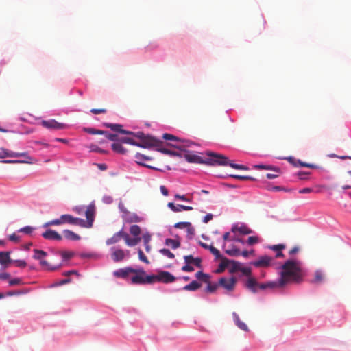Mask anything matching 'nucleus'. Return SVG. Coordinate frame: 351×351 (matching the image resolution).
I'll use <instances>...</instances> for the list:
<instances>
[{
  "label": "nucleus",
  "instance_id": "obj_1",
  "mask_svg": "<svg viewBox=\"0 0 351 351\" xmlns=\"http://www.w3.org/2000/svg\"><path fill=\"white\" fill-rule=\"evenodd\" d=\"M104 126L106 128H110L114 132H118L121 134H128V135H132L134 137L140 139L141 142L137 143L136 142L133 138L130 137H123L121 138L119 141L122 143H128L130 145H133L137 147H143V148H149L152 147H158L159 146L162 142L160 140L157 139L153 136H151L149 135H145L142 132H133L131 131L123 130L122 125L120 124H116V123H104Z\"/></svg>",
  "mask_w": 351,
  "mask_h": 351
},
{
  "label": "nucleus",
  "instance_id": "obj_2",
  "mask_svg": "<svg viewBox=\"0 0 351 351\" xmlns=\"http://www.w3.org/2000/svg\"><path fill=\"white\" fill-rule=\"evenodd\" d=\"M280 277L278 279L280 287H285L291 283H300L303 280L304 273L300 261L287 260L281 267Z\"/></svg>",
  "mask_w": 351,
  "mask_h": 351
},
{
  "label": "nucleus",
  "instance_id": "obj_3",
  "mask_svg": "<svg viewBox=\"0 0 351 351\" xmlns=\"http://www.w3.org/2000/svg\"><path fill=\"white\" fill-rule=\"evenodd\" d=\"M207 155L210 158H208L206 160L197 155L191 154H186L184 158L189 162L205 163L213 165H229L235 169L248 170V167L243 165H238L230 162L229 159L223 155L215 154L213 152H208Z\"/></svg>",
  "mask_w": 351,
  "mask_h": 351
},
{
  "label": "nucleus",
  "instance_id": "obj_4",
  "mask_svg": "<svg viewBox=\"0 0 351 351\" xmlns=\"http://www.w3.org/2000/svg\"><path fill=\"white\" fill-rule=\"evenodd\" d=\"M119 208L122 213V219L124 222L128 223H139L141 222L143 219L136 213L129 211L123 205L122 202L119 204Z\"/></svg>",
  "mask_w": 351,
  "mask_h": 351
},
{
  "label": "nucleus",
  "instance_id": "obj_5",
  "mask_svg": "<svg viewBox=\"0 0 351 351\" xmlns=\"http://www.w3.org/2000/svg\"><path fill=\"white\" fill-rule=\"evenodd\" d=\"M135 275L131 278V282L134 285L153 284L152 275L149 276L143 269H136Z\"/></svg>",
  "mask_w": 351,
  "mask_h": 351
},
{
  "label": "nucleus",
  "instance_id": "obj_6",
  "mask_svg": "<svg viewBox=\"0 0 351 351\" xmlns=\"http://www.w3.org/2000/svg\"><path fill=\"white\" fill-rule=\"evenodd\" d=\"M19 156H24L25 157V160H4L3 162L5 163H18V162H27V163H31L32 158L26 153H18V152H10L6 149H1L0 151V158H4L6 157H19Z\"/></svg>",
  "mask_w": 351,
  "mask_h": 351
},
{
  "label": "nucleus",
  "instance_id": "obj_7",
  "mask_svg": "<svg viewBox=\"0 0 351 351\" xmlns=\"http://www.w3.org/2000/svg\"><path fill=\"white\" fill-rule=\"evenodd\" d=\"M153 283L155 282H161L163 283H170L176 280V278L170 272L166 271H160L157 275H152Z\"/></svg>",
  "mask_w": 351,
  "mask_h": 351
},
{
  "label": "nucleus",
  "instance_id": "obj_8",
  "mask_svg": "<svg viewBox=\"0 0 351 351\" xmlns=\"http://www.w3.org/2000/svg\"><path fill=\"white\" fill-rule=\"evenodd\" d=\"M237 278L234 277L225 278L222 277L219 279V285L224 288L228 291H231L234 289L237 283Z\"/></svg>",
  "mask_w": 351,
  "mask_h": 351
},
{
  "label": "nucleus",
  "instance_id": "obj_9",
  "mask_svg": "<svg viewBox=\"0 0 351 351\" xmlns=\"http://www.w3.org/2000/svg\"><path fill=\"white\" fill-rule=\"evenodd\" d=\"M41 125L47 128L53 130H62L66 128V125L59 123L55 119L44 120L41 122Z\"/></svg>",
  "mask_w": 351,
  "mask_h": 351
},
{
  "label": "nucleus",
  "instance_id": "obj_10",
  "mask_svg": "<svg viewBox=\"0 0 351 351\" xmlns=\"http://www.w3.org/2000/svg\"><path fill=\"white\" fill-rule=\"evenodd\" d=\"M274 258L268 256H260L256 261L252 264L256 267H267L271 265Z\"/></svg>",
  "mask_w": 351,
  "mask_h": 351
},
{
  "label": "nucleus",
  "instance_id": "obj_11",
  "mask_svg": "<svg viewBox=\"0 0 351 351\" xmlns=\"http://www.w3.org/2000/svg\"><path fill=\"white\" fill-rule=\"evenodd\" d=\"M34 254L33 256V258L34 259L39 260L40 264L41 265L42 267L48 268L49 269H51V270L55 269V268H49L48 263L46 261L43 259L44 257H45L47 255L46 252L41 250L35 249V250H34Z\"/></svg>",
  "mask_w": 351,
  "mask_h": 351
},
{
  "label": "nucleus",
  "instance_id": "obj_12",
  "mask_svg": "<svg viewBox=\"0 0 351 351\" xmlns=\"http://www.w3.org/2000/svg\"><path fill=\"white\" fill-rule=\"evenodd\" d=\"M326 279L325 272L322 269H317L315 271L313 278L310 280L311 284L320 285L324 283Z\"/></svg>",
  "mask_w": 351,
  "mask_h": 351
},
{
  "label": "nucleus",
  "instance_id": "obj_13",
  "mask_svg": "<svg viewBox=\"0 0 351 351\" xmlns=\"http://www.w3.org/2000/svg\"><path fill=\"white\" fill-rule=\"evenodd\" d=\"M87 223V228H91L93 226V223L94 221V215H95V206L93 204H90L85 212Z\"/></svg>",
  "mask_w": 351,
  "mask_h": 351
},
{
  "label": "nucleus",
  "instance_id": "obj_14",
  "mask_svg": "<svg viewBox=\"0 0 351 351\" xmlns=\"http://www.w3.org/2000/svg\"><path fill=\"white\" fill-rule=\"evenodd\" d=\"M136 271L135 269L128 267L125 268L119 269L114 271L113 274L117 278H126L130 274H133Z\"/></svg>",
  "mask_w": 351,
  "mask_h": 351
},
{
  "label": "nucleus",
  "instance_id": "obj_15",
  "mask_svg": "<svg viewBox=\"0 0 351 351\" xmlns=\"http://www.w3.org/2000/svg\"><path fill=\"white\" fill-rule=\"evenodd\" d=\"M42 236L48 240L61 241L62 236L56 231L49 229L42 234Z\"/></svg>",
  "mask_w": 351,
  "mask_h": 351
},
{
  "label": "nucleus",
  "instance_id": "obj_16",
  "mask_svg": "<svg viewBox=\"0 0 351 351\" xmlns=\"http://www.w3.org/2000/svg\"><path fill=\"white\" fill-rule=\"evenodd\" d=\"M245 287L250 291L256 293L258 290V282L254 277H250L245 282Z\"/></svg>",
  "mask_w": 351,
  "mask_h": 351
},
{
  "label": "nucleus",
  "instance_id": "obj_17",
  "mask_svg": "<svg viewBox=\"0 0 351 351\" xmlns=\"http://www.w3.org/2000/svg\"><path fill=\"white\" fill-rule=\"evenodd\" d=\"M231 230L234 233L239 232L241 234H243V235L250 234L253 233V230L245 225H241L240 226H232Z\"/></svg>",
  "mask_w": 351,
  "mask_h": 351
},
{
  "label": "nucleus",
  "instance_id": "obj_18",
  "mask_svg": "<svg viewBox=\"0 0 351 351\" xmlns=\"http://www.w3.org/2000/svg\"><path fill=\"white\" fill-rule=\"evenodd\" d=\"M167 206L173 212L178 213L181 212L182 210H192L193 208L189 206H184V205H175L173 202H169Z\"/></svg>",
  "mask_w": 351,
  "mask_h": 351
},
{
  "label": "nucleus",
  "instance_id": "obj_19",
  "mask_svg": "<svg viewBox=\"0 0 351 351\" xmlns=\"http://www.w3.org/2000/svg\"><path fill=\"white\" fill-rule=\"evenodd\" d=\"M124 231L123 230L114 234V235L106 240V245H110L119 242L121 239H123Z\"/></svg>",
  "mask_w": 351,
  "mask_h": 351
},
{
  "label": "nucleus",
  "instance_id": "obj_20",
  "mask_svg": "<svg viewBox=\"0 0 351 351\" xmlns=\"http://www.w3.org/2000/svg\"><path fill=\"white\" fill-rule=\"evenodd\" d=\"M282 288L280 287L279 280L271 281L265 283H258V289L264 290L266 289Z\"/></svg>",
  "mask_w": 351,
  "mask_h": 351
},
{
  "label": "nucleus",
  "instance_id": "obj_21",
  "mask_svg": "<svg viewBox=\"0 0 351 351\" xmlns=\"http://www.w3.org/2000/svg\"><path fill=\"white\" fill-rule=\"evenodd\" d=\"M184 261L188 265H195L197 267H202V259L199 257L194 258L192 255H187L184 256Z\"/></svg>",
  "mask_w": 351,
  "mask_h": 351
},
{
  "label": "nucleus",
  "instance_id": "obj_22",
  "mask_svg": "<svg viewBox=\"0 0 351 351\" xmlns=\"http://www.w3.org/2000/svg\"><path fill=\"white\" fill-rule=\"evenodd\" d=\"M10 252H0V264L7 267V265L12 263V260L10 257Z\"/></svg>",
  "mask_w": 351,
  "mask_h": 351
},
{
  "label": "nucleus",
  "instance_id": "obj_23",
  "mask_svg": "<svg viewBox=\"0 0 351 351\" xmlns=\"http://www.w3.org/2000/svg\"><path fill=\"white\" fill-rule=\"evenodd\" d=\"M123 239L128 246H135L141 241L140 237H134L132 239L125 232H124Z\"/></svg>",
  "mask_w": 351,
  "mask_h": 351
},
{
  "label": "nucleus",
  "instance_id": "obj_24",
  "mask_svg": "<svg viewBox=\"0 0 351 351\" xmlns=\"http://www.w3.org/2000/svg\"><path fill=\"white\" fill-rule=\"evenodd\" d=\"M135 158L136 159V163H138V165L150 168V169H154L153 167L149 166V165H146L143 162V160H150L152 159L150 157L147 156L143 155L140 153H137L135 155Z\"/></svg>",
  "mask_w": 351,
  "mask_h": 351
},
{
  "label": "nucleus",
  "instance_id": "obj_25",
  "mask_svg": "<svg viewBox=\"0 0 351 351\" xmlns=\"http://www.w3.org/2000/svg\"><path fill=\"white\" fill-rule=\"evenodd\" d=\"M112 260L114 261V262H119V261H121L124 259L125 256V254L124 252V251L121 249H117V250H115L112 253Z\"/></svg>",
  "mask_w": 351,
  "mask_h": 351
},
{
  "label": "nucleus",
  "instance_id": "obj_26",
  "mask_svg": "<svg viewBox=\"0 0 351 351\" xmlns=\"http://www.w3.org/2000/svg\"><path fill=\"white\" fill-rule=\"evenodd\" d=\"M63 234L64 237L70 241H78L80 239V235L75 233L74 232L69 230H63Z\"/></svg>",
  "mask_w": 351,
  "mask_h": 351
},
{
  "label": "nucleus",
  "instance_id": "obj_27",
  "mask_svg": "<svg viewBox=\"0 0 351 351\" xmlns=\"http://www.w3.org/2000/svg\"><path fill=\"white\" fill-rule=\"evenodd\" d=\"M200 287L201 284L196 280H193L190 284L184 286L182 289L185 291H196Z\"/></svg>",
  "mask_w": 351,
  "mask_h": 351
},
{
  "label": "nucleus",
  "instance_id": "obj_28",
  "mask_svg": "<svg viewBox=\"0 0 351 351\" xmlns=\"http://www.w3.org/2000/svg\"><path fill=\"white\" fill-rule=\"evenodd\" d=\"M122 143H114L112 145V149L114 152L124 154L126 153L125 149L122 146Z\"/></svg>",
  "mask_w": 351,
  "mask_h": 351
},
{
  "label": "nucleus",
  "instance_id": "obj_29",
  "mask_svg": "<svg viewBox=\"0 0 351 351\" xmlns=\"http://www.w3.org/2000/svg\"><path fill=\"white\" fill-rule=\"evenodd\" d=\"M71 225L79 226L82 228H87V223L82 219L72 216Z\"/></svg>",
  "mask_w": 351,
  "mask_h": 351
},
{
  "label": "nucleus",
  "instance_id": "obj_30",
  "mask_svg": "<svg viewBox=\"0 0 351 351\" xmlns=\"http://www.w3.org/2000/svg\"><path fill=\"white\" fill-rule=\"evenodd\" d=\"M165 245L170 246L173 249H177L180 246V243L179 241L176 239H166Z\"/></svg>",
  "mask_w": 351,
  "mask_h": 351
},
{
  "label": "nucleus",
  "instance_id": "obj_31",
  "mask_svg": "<svg viewBox=\"0 0 351 351\" xmlns=\"http://www.w3.org/2000/svg\"><path fill=\"white\" fill-rule=\"evenodd\" d=\"M221 262L219 265V267L217 270V273L222 272L225 269V268L227 267L229 265L230 260H228L227 258L222 257L221 258Z\"/></svg>",
  "mask_w": 351,
  "mask_h": 351
},
{
  "label": "nucleus",
  "instance_id": "obj_32",
  "mask_svg": "<svg viewBox=\"0 0 351 351\" xmlns=\"http://www.w3.org/2000/svg\"><path fill=\"white\" fill-rule=\"evenodd\" d=\"M141 232V228L137 225H132L130 228V232L134 237H139Z\"/></svg>",
  "mask_w": 351,
  "mask_h": 351
},
{
  "label": "nucleus",
  "instance_id": "obj_33",
  "mask_svg": "<svg viewBox=\"0 0 351 351\" xmlns=\"http://www.w3.org/2000/svg\"><path fill=\"white\" fill-rule=\"evenodd\" d=\"M195 276L196 278L199 280H202L204 282H209V280H210V276L207 274H204L202 271H197L195 274Z\"/></svg>",
  "mask_w": 351,
  "mask_h": 351
},
{
  "label": "nucleus",
  "instance_id": "obj_34",
  "mask_svg": "<svg viewBox=\"0 0 351 351\" xmlns=\"http://www.w3.org/2000/svg\"><path fill=\"white\" fill-rule=\"evenodd\" d=\"M229 264L232 265V267L230 269V273H234L237 271H239L241 269V264L239 262L235 261H230Z\"/></svg>",
  "mask_w": 351,
  "mask_h": 351
},
{
  "label": "nucleus",
  "instance_id": "obj_35",
  "mask_svg": "<svg viewBox=\"0 0 351 351\" xmlns=\"http://www.w3.org/2000/svg\"><path fill=\"white\" fill-rule=\"evenodd\" d=\"M84 131L90 134H104V130H96L93 128H84Z\"/></svg>",
  "mask_w": 351,
  "mask_h": 351
},
{
  "label": "nucleus",
  "instance_id": "obj_36",
  "mask_svg": "<svg viewBox=\"0 0 351 351\" xmlns=\"http://www.w3.org/2000/svg\"><path fill=\"white\" fill-rule=\"evenodd\" d=\"M225 252L229 256H239L241 255L240 250L237 247H232V249L226 250H225Z\"/></svg>",
  "mask_w": 351,
  "mask_h": 351
},
{
  "label": "nucleus",
  "instance_id": "obj_37",
  "mask_svg": "<svg viewBox=\"0 0 351 351\" xmlns=\"http://www.w3.org/2000/svg\"><path fill=\"white\" fill-rule=\"evenodd\" d=\"M162 142V143L158 146V147H156V150L162 153V154H168V155H170V156H174L176 155V153L174 152H172L171 150H169L166 148H162L161 147V145L162 144V141H160Z\"/></svg>",
  "mask_w": 351,
  "mask_h": 351
},
{
  "label": "nucleus",
  "instance_id": "obj_38",
  "mask_svg": "<svg viewBox=\"0 0 351 351\" xmlns=\"http://www.w3.org/2000/svg\"><path fill=\"white\" fill-rule=\"evenodd\" d=\"M261 241L260 238L258 236H251L249 237L247 240V243L249 245H255Z\"/></svg>",
  "mask_w": 351,
  "mask_h": 351
},
{
  "label": "nucleus",
  "instance_id": "obj_39",
  "mask_svg": "<svg viewBox=\"0 0 351 351\" xmlns=\"http://www.w3.org/2000/svg\"><path fill=\"white\" fill-rule=\"evenodd\" d=\"M103 135H104L106 138L112 141H116L119 140L118 139V136L117 134H111L106 131H104V134H103Z\"/></svg>",
  "mask_w": 351,
  "mask_h": 351
},
{
  "label": "nucleus",
  "instance_id": "obj_40",
  "mask_svg": "<svg viewBox=\"0 0 351 351\" xmlns=\"http://www.w3.org/2000/svg\"><path fill=\"white\" fill-rule=\"evenodd\" d=\"M60 217H61V220L62 221V224H64V223L71 224L72 215L66 214V215H62Z\"/></svg>",
  "mask_w": 351,
  "mask_h": 351
},
{
  "label": "nucleus",
  "instance_id": "obj_41",
  "mask_svg": "<svg viewBox=\"0 0 351 351\" xmlns=\"http://www.w3.org/2000/svg\"><path fill=\"white\" fill-rule=\"evenodd\" d=\"M232 178L237 179V180H255V179L251 176H239V175H231Z\"/></svg>",
  "mask_w": 351,
  "mask_h": 351
},
{
  "label": "nucleus",
  "instance_id": "obj_42",
  "mask_svg": "<svg viewBox=\"0 0 351 351\" xmlns=\"http://www.w3.org/2000/svg\"><path fill=\"white\" fill-rule=\"evenodd\" d=\"M244 276H247L248 278L252 277V269L250 267H245L241 266V269L239 270Z\"/></svg>",
  "mask_w": 351,
  "mask_h": 351
},
{
  "label": "nucleus",
  "instance_id": "obj_43",
  "mask_svg": "<svg viewBox=\"0 0 351 351\" xmlns=\"http://www.w3.org/2000/svg\"><path fill=\"white\" fill-rule=\"evenodd\" d=\"M210 252L215 256L216 258L219 259L222 258L219 250L215 248L214 246L209 247Z\"/></svg>",
  "mask_w": 351,
  "mask_h": 351
},
{
  "label": "nucleus",
  "instance_id": "obj_44",
  "mask_svg": "<svg viewBox=\"0 0 351 351\" xmlns=\"http://www.w3.org/2000/svg\"><path fill=\"white\" fill-rule=\"evenodd\" d=\"M160 252L162 254H163L171 259L175 257L174 254L168 249H165V248L161 249V250H160Z\"/></svg>",
  "mask_w": 351,
  "mask_h": 351
},
{
  "label": "nucleus",
  "instance_id": "obj_45",
  "mask_svg": "<svg viewBox=\"0 0 351 351\" xmlns=\"http://www.w3.org/2000/svg\"><path fill=\"white\" fill-rule=\"evenodd\" d=\"M207 283L208 285L206 287V291L210 292V293H213V292L215 291L217 289L218 287L219 286V283L218 284H211V283H210V282H207Z\"/></svg>",
  "mask_w": 351,
  "mask_h": 351
},
{
  "label": "nucleus",
  "instance_id": "obj_46",
  "mask_svg": "<svg viewBox=\"0 0 351 351\" xmlns=\"http://www.w3.org/2000/svg\"><path fill=\"white\" fill-rule=\"evenodd\" d=\"M182 143H183V144H182V145H175L174 147L180 149V150H184V151L186 147H190V145L192 144L189 141H183Z\"/></svg>",
  "mask_w": 351,
  "mask_h": 351
},
{
  "label": "nucleus",
  "instance_id": "obj_47",
  "mask_svg": "<svg viewBox=\"0 0 351 351\" xmlns=\"http://www.w3.org/2000/svg\"><path fill=\"white\" fill-rule=\"evenodd\" d=\"M22 284H23V280L21 278H16L9 280V285L10 286L19 285H22Z\"/></svg>",
  "mask_w": 351,
  "mask_h": 351
},
{
  "label": "nucleus",
  "instance_id": "obj_48",
  "mask_svg": "<svg viewBox=\"0 0 351 351\" xmlns=\"http://www.w3.org/2000/svg\"><path fill=\"white\" fill-rule=\"evenodd\" d=\"M138 253L139 259L141 261H143L147 264L149 263V260L147 259V258L146 257V256L144 254V253L143 252V251L141 249L138 250Z\"/></svg>",
  "mask_w": 351,
  "mask_h": 351
},
{
  "label": "nucleus",
  "instance_id": "obj_49",
  "mask_svg": "<svg viewBox=\"0 0 351 351\" xmlns=\"http://www.w3.org/2000/svg\"><path fill=\"white\" fill-rule=\"evenodd\" d=\"M162 138L165 140H170V141H179V139L176 136H175L171 134H167V133L163 134Z\"/></svg>",
  "mask_w": 351,
  "mask_h": 351
},
{
  "label": "nucleus",
  "instance_id": "obj_50",
  "mask_svg": "<svg viewBox=\"0 0 351 351\" xmlns=\"http://www.w3.org/2000/svg\"><path fill=\"white\" fill-rule=\"evenodd\" d=\"M34 230V228L33 227H31V226H25V227H23L22 228H21L19 232H24L25 234H31L33 230Z\"/></svg>",
  "mask_w": 351,
  "mask_h": 351
},
{
  "label": "nucleus",
  "instance_id": "obj_51",
  "mask_svg": "<svg viewBox=\"0 0 351 351\" xmlns=\"http://www.w3.org/2000/svg\"><path fill=\"white\" fill-rule=\"evenodd\" d=\"M187 226H190V222H178L174 225L176 228H186Z\"/></svg>",
  "mask_w": 351,
  "mask_h": 351
},
{
  "label": "nucleus",
  "instance_id": "obj_52",
  "mask_svg": "<svg viewBox=\"0 0 351 351\" xmlns=\"http://www.w3.org/2000/svg\"><path fill=\"white\" fill-rule=\"evenodd\" d=\"M12 262L15 263L16 267H21V268H23V267H26V265H27V263L24 260H14V261H12Z\"/></svg>",
  "mask_w": 351,
  "mask_h": 351
},
{
  "label": "nucleus",
  "instance_id": "obj_53",
  "mask_svg": "<svg viewBox=\"0 0 351 351\" xmlns=\"http://www.w3.org/2000/svg\"><path fill=\"white\" fill-rule=\"evenodd\" d=\"M269 248L274 251L278 252L285 248V245L283 244H278L270 246Z\"/></svg>",
  "mask_w": 351,
  "mask_h": 351
},
{
  "label": "nucleus",
  "instance_id": "obj_54",
  "mask_svg": "<svg viewBox=\"0 0 351 351\" xmlns=\"http://www.w3.org/2000/svg\"><path fill=\"white\" fill-rule=\"evenodd\" d=\"M90 112H92L94 114H99L106 112V109H105V108H99V109L93 108L90 110Z\"/></svg>",
  "mask_w": 351,
  "mask_h": 351
},
{
  "label": "nucleus",
  "instance_id": "obj_55",
  "mask_svg": "<svg viewBox=\"0 0 351 351\" xmlns=\"http://www.w3.org/2000/svg\"><path fill=\"white\" fill-rule=\"evenodd\" d=\"M143 240L144 242V244H147L151 241V234L148 232L143 234Z\"/></svg>",
  "mask_w": 351,
  "mask_h": 351
},
{
  "label": "nucleus",
  "instance_id": "obj_56",
  "mask_svg": "<svg viewBox=\"0 0 351 351\" xmlns=\"http://www.w3.org/2000/svg\"><path fill=\"white\" fill-rule=\"evenodd\" d=\"M182 270L184 271L191 272L194 271V268L191 265H188L186 263V265L182 267Z\"/></svg>",
  "mask_w": 351,
  "mask_h": 351
},
{
  "label": "nucleus",
  "instance_id": "obj_57",
  "mask_svg": "<svg viewBox=\"0 0 351 351\" xmlns=\"http://www.w3.org/2000/svg\"><path fill=\"white\" fill-rule=\"evenodd\" d=\"M298 163L302 167H309V168H312V169H314L316 167V166L313 164H308V163L300 162V160L298 161Z\"/></svg>",
  "mask_w": 351,
  "mask_h": 351
},
{
  "label": "nucleus",
  "instance_id": "obj_58",
  "mask_svg": "<svg viewBox=\"0 0 351 351\" xmlns=\"http://www.w3.org/2000/svg\"><path fill=\"white\" fill-rule=\"evenodd\" d=\"M186 232L191 237L193 236L195 234V229L193 227H192L191 224L190 223V226L186 227Z\"/></svg>",
  "mask_w": 351,
  "mask_h": 351
},
{
  "label": "nucleus",
  "instance_id": "obj_59",
  "mask_svg": "<svg viewBox=\"0 0 351 351\" xmlns=\"http://www.w3.org/2000/svg\"><path fill=\"white\" fill-rule=\"evenodd\" d=\"M62 256L64 259H69L73 256V253L68 252H63L62 253Z\"/></svg>",
  "mask_w": 351,
  "mask_h": 351
},
{
  "label": "nucleus",
  "instance_id": "obj_60",
  "mask_svg": "<svg viewBox=\"0 0 351 351\" xmlns=\"http://www.w3.org/2000/svg\"><path fill=\"white\" fill-rule=\"evenodd\" d=\"M10 278V275L8 273H6V272L0 273V279L1 280H5L9 279Z\"/></svg>",
  "mask_w": 351,
  "mask_h": 351
},
{
  "label": "nucleus",
  "instance_id": "obj_61",
  "mask_svg": "<svg viewBox=\"0 0 351 351\" xmlns=\"http://www.w3.org/2000/svg\"><path fill=\"white\" fill-rule=\"evenodd\" d=\"M175 198L178 199H181L182 201H185V202H189L190 199H188L186 195H178V194H176L175 195Z\"/></svg>",
  "mask_w": 351,
  "mask_h": 351
},
{
  "label": "nucleus",
  "instance_id": "obj_62",
  "mask_svg": "<svg viewBox=\"0 0 351 351\" xmlns=\"http://www.w3.org/2000/svg\"><path fill=\"white\" fill-rule=\"evenodd\" d=\"M237 326L244 331L248 330V328H247V325L242 321L237 325Z\"/></svg>",
  "mask_w": 351,
  "mask_h": 351
},
{
  "label": "nucleus",
  "instance_id": "obj_63",
  "mask_svg": "<svg viewBox=\"0 0 351 351\" xmlns=\"http://www.w3.org/2000/svg\"><path fill=\"white\" fill-rule=\"evenodd\" d=\"M9 239L11 241L17 242L19 241V237L18 235H16V234H12L11 235H10Z\"/></svg>",
  "mask_w": 351,
  "mask_h": 351
},
{
  "label": "nucleus",
  "instance_id": "obj_64",
  "mask_svg": "<svg viewBox=\"0 0 351 351\" xmlns=\"http://www.w3.org/2000/svg\"><path fill=\"white\" fill-rule=\"evenodd\" d=\"M313 191V189L311 188H304L299 191V193L301 194L303 193H310Z\"/></svg>",
  "mask_w": 351,
  "mask_h": 351
}]
</instances>
